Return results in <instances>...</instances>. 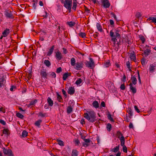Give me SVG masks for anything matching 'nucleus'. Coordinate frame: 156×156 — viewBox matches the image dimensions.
<instances>
[{"instance_id":"f257e3e1","label":"nucleus","mask_w":156,"mask_h":156,"mask_svg":"<svg viewBox=\"0 0 156 156\" xmlns=\"http://www.w3.org/2000/svg\"><path fill=\"white\" fill-rule=\"evenodd\" d=\"M84 117L90 122L93 123L96 120V113L94 111H90L84 113Z\"/></svg>"},{"instance_id":"f03ea898","label":"nucleus","mask_w":156,"mask_h":156,"mask_svg":"<svg viewBox=\"0 0 156 156\" xmlns=\"http://www.w3.org/2000/svg\"><path fill=\"white\" fill-rule=\"evenodd\" d=\"M120 30L119 29L112 30L110 32V35L112 38L111 40L116 43L117 39L120 38L121 35L119 34Z\"/></svg>"},{"instance_id":"7ed1b4c3","label":"nucleus","mask_w":156,"mask_h":156,"mask_svg":"<svg viewBox=\"0 0 156 156\" xmlns=\"http://www.w3.org/2000/svg\"><path fill=\"white\" fill-rule=\"evenodd\" d=\"M90 61H86L85 62V65L87 67L93 69L94 67V62L93 59L90 58H89Z\"/></svg>"},{"instance_id":"20e7f679","label":"nucleus","mask_w":156,"mask_h":156,"mask_svg":"<svg viewBox=\"0 0 156 156\" xmlns=\"http://www.w3.org/2000/svg\"><path fill=\"white\" fill-rule=\"evenodd\" d=\"M5 17L9 19H13L14 18L11 11L9 9H6L5 12Z\"/></svg>"},{"instance_id":"39448f33","label":"nucleus","mask_w":156,"mask_h":156,"mask_svg":"<svg viewBox=\"0 0 156 156\" xmlns=\"http://www.w3.org/2000/svg\"><path fill=\"white\" fill-rule=\"evenodd\" d=\"M83 64L82 62H77L74 66L75 69L77 70L81 69L83 67Z\"/></svg>"},{"instance_id":"423d86ee","label":"nucleus","mask_w":156,"mask_h":156,"mask_svg":"<svg viewBox=\"0 0 156 156\" xmlns=\"http://www.w3.org/2000/svg\"><path fill=\"white\" fill-rule=\"evenodd\" d=\"M64 5L66 8L72 7V0H65Z\"/></svg>"},{"instance_id":"0eeeda50","label":"nucleus","mask_w":156,"mask_h":156,"mask_svg":"<svg viewBox=\"0 0 156 156\" xmlns=\"http://www.w3.org/2000/svg\"><path fill=\"white\" fill-rule=\"evenodd\" d=\"M103 7L105 8H109L110 5V3L108 0H103L102 1Z\"/></svg>"},{"instance_id":"6e6552de","label":"nucleus","mask_w":156,"mask_h":156,"mask_svg":"<svg viewBox=\"0 0 156 156\" xmlns=\"http://www.w3.org/2000/svg\"><path fill=\"white\" fill-rule=\"evenodd\" d=\"M40 74L42 77L47 79L48 73L46 72V69H42L40 73Z\"/></svg>"},{"instance_id":"1a4fd4ad","label":"nucleus","mask_w":156,"mask_h":156,"mask_svg":"<svg viewBox=\"0 0 156 156\" xmlns=\"http://www.w3.org/2000/svg\"><path fill=\"white\" fill-rule=\"evenodd\" d=\"M55 57L58 61L61 60L62 58V54L59 51L55 52Z\"/></svg>"},{"instance_id":"9d476101","label":"nucleus","mask_w":156,"mask_h":156,"mask_svg":"<svg viewBox=\"0 0 156 156\" xmlns=\"http://www.w3.org/2000/svg\"><path fill=\"white\" fill-rule=\"evenodd\" d=\"M84 142L83 143V146L85 147H87L89 146L90 144H89L90 143V140L89 139H85L83 140Z\"/></svg>"},{"instance_id":"9b49d317","label":"nucleus","mask_w":156,"mask_h":156,"mask_svg":"<svg viewBox=\"0 0 156 156\" xmlns=\"http://www.w3.org/2000/svg\"><path fill=\"white\" fill-rule=\"evenodd\" d=\"M130 58L131 60L136 62V55L134 51H132L130 53Z\"/></svg>"},{"instance_id":"f8f14e48","label":"nucleus","mask_w":156,"mask_h":156,"mask_svg":"<svg viewBox=\"0 0 156 156\" xmlns=\"http://www.w3.org/2000/svg\"><path fill=\"white\" fill-rule=\"evenodd\" d=\"M10 32L9 29L6 28L2 33V34L4 37H6Z\"/></svg>"},{"instance_id":"ddd939ff","label":"nucleus","mask_w":156,"mask_h":156,"mask_svg":"<svg viewBox=\"0 0 156 156\" xmlns=\"http://www.w3.org/2000/svg\"><path fill=\"white\" fill-rule=\"evenodd\" d=\"M75 92V90L74 87H69L68 89V93L69 94L72 95H73Z\"/></svg>"},{"instance_id":"4468645a","label":"nucleus","mask_w":156,"mask_h":156,"mask_svg":"<svg viewBox=\"0 0 156 156\" xmlns=\"http://www.w3.org/2000/svg\"><path fill=\"white\" fill-rule=\"evenodd\" d=\"M150 23H156V17H149L147 19V21H150Z\"/></svg>"},{"instance_id":"2eb2a0df","label":"nucleus","mask_w":156,"mask_h":156,"mask_svg":"<svg viewBox=\"0 0 156 156\" xmlns=\"http://www.w3.org/2000/svg\"><path fill=\"white\" fill-rule=\"evenodd\" d=\"M155 64H151L149 69V71L152 73L154 72L155 69Z\"/></svg>"},{"instance_id":"dca6fc26","label":"nucleus","mask_w":156,"mask_h":156,"mask_svg":"<svg viewBox=\"0 0 156 156\" xmlns=\"http://www.w3.org/2000/svg\"><path fill=\"white\" fill-rule=\"evenodd\" d=\"M129 86H130V89L131 90L132 92L133 93H135L136 92V90L135 87H133L132 83H130L129 84Z\"/></svg>"},{"instance_id":"f3484780","label":"nucleus","mask_w":156,"mask_h":156,"mask_svg":"<svg viewBox=\"0 0 156 156\" xmlns=\"http://www.w3.org/2000/svg\"><path fill=\"white\" fill-rule=\"evenodd\" d=\"M70 73H66L63 75L62 79L63 80H66L69 76H71Z\"/></svg>"},{"instance_id":"a211bd4d","label":"nucleus","mask_w":156,"mask_h":156,"mask_svg":"<svg viewBox=\"0 0 156 156\" xmlns=\"http://www.w3.org/2000/svg\"><path fill=\"white\" fill-rule=\"evenodd\" d=\"M56 97L58 101L59 102H63V100L62 97L60 95L58 92H56Z\"/></svg>"},{"instance_id":"6ab92c4d","label":"nucleus","mask_w":156,"mask_h":156,"mask_svg":"<svg viewBox=\"0 0 156 156\" xmlns=\"http://www.w3.org/2000/svg\"><path fill=\"white\" fill-rule=\"evenodd\" d=\"M2 149H3V152L5 155H7L9 153H10L12 152V150L11 149H9L7 150L4 147H3Z\"/></svg>"},{"instance_id":"aec40b11","label":"nucleus","mask_w":156,"mask_h":156,"mask_svg":"<svg viewBox=\"0 0 156 156\" xmlns=\"http://www.w3.org/2000/svg\"><path fill=\"white\" fill-rule=\"evenodd\" d=\"M54 45H53L49 49V51L47 52V55L50 56L52 54L54 51Z\"/></svg>"},{"instance_id":"412c9836","label":"nucleus","mask_w":156,"mask_h":156,"mask_svg":"<svg viewBox=\"0 0 156 156\" xmlns=\"http://www.w3.org/2000/svg\"><path fill=\"white\" fill-rule=\"evenodd\" d=\"M47 101L49 106L51 107L53 106V102L49 97H48V98Z\"/></svg>"},{"instance_id":"4be33fe9","label":"nucleus","mask_w":156,"mask_h":156,"mask_svg":"<svg viewBox=\"0 0 156 156\" xmlns=\"http://www.w3.org/2000/svg\"><path fill=\"white\" fill-rule=\"evenodd\" d=\"M131 80L132 82L131 83H132V84L135 85L136 84L137 80L135 76H132Z\"/></svg>"},{"instance_id":"5701e85b","label":"nucleus","mask_w":156,"mask_h":156,"mask_svg":"<svg viewBox=\"0 0 156 156\" xmlns=\"http://www.w3.org/2000/svg\"><path fill=\"white\" fill-rule=\"evenodd\" d=\"M92 105L93 106L96 108H98L99 107V104L98 101L96 100L93 102Z\"/></svg>"},{"instance_id":"b1692460","label":"nucleus","mask_w":156,"mask_h":156,"mask_svg":"<svg viewBox=\"0 0 156 156\" xmlns=\"http://www.w3.org/2000/svg\"><path fill=\"white\" fill-rule=\"evenodd\" d=\"M120 141L121 146H125L124 145L125 142V139L124 137V136L121 137L120 139Z\"/></svg>"},{"instance_id":"393cba45","label":"nucleus","mask_w":156,"mask_h":156,"mask_svg":"<svg viewBox=\"0 0 156 156\" xmlns=\"http://www.w3.org/2000/svg\"><path fill=\"white\" fill-rule=\"evenodd\" d=\"M72 156H78V152L76 150H73L72 152Z\"/></svg>"},{"instance_id":"a878e982","label":"nucleus","mask_w":156,"mask_h":156,"mask_svg":"<svg viewBox=\"0 0 156 156\" xmlns=\"http://www.w3.org/2000/svg\"><path fill=\"white\" fill-rule=\"evenodd\" d=\"M4 80V76H0V87L4 85L3 83Z\"/></svg>"},{"instance_id":"bb28decb","label":"nucleus","mask_w":156,"mask_h":156,"mask_svg":"<svg viewBox=\"0 0 156 156\" xmlns=\"http://www.w3.org/2000/svg\"><path fill=\"white\" fill-rule=\"evenodd\" d=\"M73 108H72L70 105L67 107L66 110L67 113L69 114L70 113L73 111Z\"/></svg>"},{"instance_id":"cd10ccee","label":"nucleus","mask_w":156,"mask_h":156,"mask_svg":"<svg viewBox=\"0 0 156 156\" xmlns=\"http://www.w3.org/2000/svg\"><path fill=\"white\" fill-rule=\"evenodd\" d=\"M96 26L98 31L100 32H102L103 31L102 27L100 24L99 23H97L96 24Z\"/></svg>"},{"instance_id":"c85d7f7f","label":"nucleus","mask_w":156,"mask_h":156,"mask_svg":"<svg viewBox=\"0 0 156 156\" xmlns=\"http://www.w3.org/2000/svg\"><path fill=\"white\" fill-rule=\"evenodd\" d=\"M119 145L118 146H116V147L113 148L111 150V151L115 153L117 152L119 150Z\"/></svg>"},{"instance_id":"c756f323","label":"nucleus","mask_w":156,"mask_h":156,"mask_svg":"<svg viewBox=\"0 0 156 156\" xmlns=\"http://www.w3.org/2000/svg\"><path fill=\"white\" fill-rule=\"evenodd\" d=\"M151 51L149 49H147L144 51V54L145 55V56H147L150 53Z\"/></svg>"},{"instance_id":"7c9ffc66","label":"nucleus","mask_w":156,"mask_h":156,"mask_svg":"<svg viewBox=\"0 0 156 156\" xmlns=\"http://www.w3.org/2000/svg\"><path fill=\"white\" fill-rule=\"evenodd\" d=\"M67 24L69 25L70 27H72L75 25L76 23L74 22H67Z\"/></svg>"},{"instance_id":"2f4dec72","label":"nucleus","mask_w":156,"mask_h":156,"mask_svg":"<svg viewBox=\"0 0 156 156\" xmlns=\"http://www.w3.org/2000/svg\"><path fill=\"white\" fill-rule=\"evenodd\" d=\"M127 112L129 114V118H131V117L133 115V112L132 109L130 108H129Z\"/></svg>"},{"instance_id":"473e14b6","label":"nucleus","mask_w":156,"mask_h":156,"mask_svg":"<svg viewBox=\"0 0 156 156\" xmlns=\"http://www.w3.org/2000/svg\"><path fill=\"white\" fill-rule=\"evenodd\" d=\"M44 64L46 66L49 67L51 65V63L48 60H45L44 62Z\"/></svg>"},{"instance_id":"72a5a7b5","label":"nucleus","mask_w":156,"mask_h":156,"mask_svg":"<svg viewBox=\"0 0 156 156\" xmlns=\"http://www.w3.org/2000/svg\"><path fill=\"white\" fill-rule=\"evenodd\" d=\"M32 6L33 8L34 9H36V5L37 4V0H36V1L35 0H34L32 1Z\"/></svg>"},{"instance_id":"f704fd0d","label":"nucleus","mask_w":156,"mask_h":156,"mask_svg":"<svg viewBox=\"0 0 156 156\" xmlns=\"http://www.w3.org/2000/svg\"><path fill=\"white\" fill-rule=\"evenodd\" d=\"M71 64L72 66H74L76 64V60L74 58H72L71 59Z\"/></svg>"},{"instance_id":"c9c22d12","label":"nucleus","mask_w":156,"mask_h":156,"mask_svg":"<svg viewBox=\"0 0 156 156\" xmlns=\"http://www.w3.org/2000/svg\"><path fill=\"white\" fill-rule=\"evenodd\" d=\"M42 122V120H38L35 123V125L36 126L39 127L41 123Z\"/></svg>"},{"instance_id":"e433bc0d","label":"nucleus","mask_w":156,"mask_h":156,"mask_svg":"<svg viewBox=\"0 0 156 156\" xmlns=\"http://www.w3.org/2000/svg\"><path fill=\"white\" fill-rule=\"evenodd\" d=\"M28 132L27 131L23 130L22 133V136L23 137H25L27 136Z\"/></svg>"},{"instance_id":"4c0bfd02","label":"nucleus","mask_w":156,"mask_h":156,"mask_svg":"<svg viewBox=\"0 0 156 156\" xmlns=\"http://www.w3.org/2000/svg\"><path fill=\"white\" fill-rule=\"evenodd\" d=\"M111 128H112L111 125L109 123H108L106 126V128H107V130L109 132H110L111 130Z\"/></svg>"},{"instance_id":"58836bf2","label":"nucleus","mask_w":156,"mask_h":156,"mask_svg":"<svg viewBox=\"0 0 156 156\" xmlns=\"http://www.w3.org/2000/svg\"><path fill=\"white\" fill-rule=\"evenodd\" d=\"M104 65L106 67H108L110 65V63L109 60L107 62H105L104 63Z\"/></svg>"},{"instance_id":"ea45409f","label":"nucleus","mask_w":156,"mask_h":156,"mask_svg":"<svg viewBox=\"0 0 156 156\" xmlns=\"http://www.w3.org/2000/svg\"><path fill=\"white\" fill-rule=\"evenodd\" d=\"M79 36L82 37V38H84L86 37V34L85 33L80 32L78 34Z\"/></svg>"},{"instance_id":"a19ab883","label":"nucleus","mask_w":156,"mask_h":156,"mask_svg":"<svg viewBox=\"0 0 156 156\" xmlns=\"http://www.w3.org/2000/svg\"><path fill=\"white\" fill-rule=\"evenodd\" d=\"M57 141L58 142V144L59 145H60L61 146H63L64 145V142L63 141L59 140H57Z\"/></svg>"},{"instance_id":"79ce46f5","label":"nucleus","mask_w":156,"mask_h":156,"mask_svg":"<svg viewBox=\"0 0 156 156\" xmlns=\"http://www.w3.org/2000/svg\"><path fill=\"white\" fill-rule=\"evenodd\" d=\"M16 115L17 117L21 119H23L24 117L23 115L19 112L17 113Z\"/></svg>"},{"instance_id":"37998d69","label":"nucleus","mask_w":156,"mask_h":156,"mask_svg":"<svg viewBox=\"0 0 156 156\" xmlns=\"http://www.w3.org/2000/svg\"><path fill=\"white\" fill-rule=\"evenodd\" d=\"M117 136L120 139V136H123L122 134L120 131H117L116 133Z\"/></svg>"},{"instance_id":"c03bdc74","label":"nucleus","mask_w":156,"mask_h":156,"mask_svg":"<svg viewBox=\"0 0 156 156\" xmlns=\"http://www.w3.org/2000/svg\"><path fill=\"white\" fill-rule=\"evenodd\" d=\"M73 6L72 7V9H73L74 10H76V7L77 6V4L76 3V1H73Z\"/></svg>"},{"instance_id":"a18cd8bd","label":"nucleus","mask_w":156,"mask_h":156,"mask_svg":"<svg viewBox=\"0 0 156 156\" xmlns=\"http://www.w3.org/2000/svg\"><path fill=\"white\" fill-rule=\"evenodd\" d=\"M107 118L109 120H110L111 122H114V120L113 119L111 115L110 114H108L107 115Z\"/></svg>"},{"instance_id":"49530a36","label":"nucleus","mask_w":156,"mask_h":156,"mask_svg":"<svg viewBox=\"0 0 156 156\" xmlns=\"http://www.w3.org/2000/svg\"><path fill=\"white\" fill-rule=\"evenodd\" d=\"M82 82V79L81 78H79L76 80L75 83L77 85H79Z\"/></svg>"},{"instance_id":"de8ad7c7","label":"nucleus","mask_w":156,"mask_h":156,"mask_svg":"<svg viewBox=\"0 0 156 156\" xmlns=\"http://www.w3.org/2000/svg\"><path fill=\"white\" fill-rule=\"evenodd\" d=\"M37 100L36 99H34L33 101H31L30 102V105H34L37 102Z\"/></svg>"},{"instance_id":"09e8293b","label":"nucleus","mask_w":156,"mask_h":156,"mask_svg":"<svg viewBox=\"0 0 156 156\" xmlns=\"http://www.w3.org/2000/svg\"><path fill=\"white\" fill-rule=\"evenodd\" d=\"M126 65L127 66L128 68L129 69V71H131V67H130V64L129 63V61H128L126 63Z\"/></svg>"},{"instance_id":"8fccbe9b","label":"nucleus","mask_w":156,"mask_h":156,"mask_svg":"<svg viewBox=\"0 0 156 156\" xmlns=\"http://www.w3.org/2000/svg\"><path fill=\"white\" fill-rule=\"evenodd\" d=\"M9 130L7 129H4L3 130V133L4 134H7V135H9V133H8V131Z\"/></svg>"},{"instance_id":"3c124183","label":"nucleus","mask_w":156,"mask_h":156,"mask_svg":"<svg viewBox=\"0 0 156 156\" xmlns=\"http://www.w3.org/2000/svg\"><path fill=\"white\" fill-rule=\"evenodd\" d=\"M50 75L52 77L55 78L56 76V75L55 73L53 72H52L50 73Z\"/></svg>"},{"instance_id":"603ef678","label":"nucleus","mask_w":156,"mask_h":156,"mask_svg":"<svg viewBox=\"0 0 156 156\" xmlns=\"http://www.w3.org/2000/svg\"><path fill=\"white\" fill-rule=\"evenodd\" d=\"M119 41H117L116 42V43H114V46H116V44H117V45H120L122 43V42L121 41H120V38H119Z\"/></svg>"},{"instance_id":"864d4df0","label":"nucleus","mask_w":156,"mask_h":156,"mask_svg":"<svg viewBox=\"0 0 156 156\" xmlns=\"http://www.w3.org/2000/svg\"><path fill=\"white\" fill-rule=\"evenodd\" d=\"M140 40L142 41V43L144 44V43L145 41V39L144 37L143 36H142L140 37Z\"/></svg>"},{"instance_id":"5fc2aeb1","label":"nucleus","mask_w":156,"mask_h":156,"mask_svg":"<svg viewBox=\"0 0 156 156\" xmlns=\"http://www.w3.org/2000/svg\"><path fill=\"white\" fill-rule=\"evenodd\" d=\"M122 150L125 153H127V148L126 146H122Z\"/></svg>"},{"instance_id":"6e6d98bb","label":"nucleus","mask_w":156,"mask_h":156,"mask_svg":"<svg viewBox=\"0 0 156 156\" xmlns=\"http://www.w3.org/2000/svg\"><path fill=\"white\" fill-rule=\"evenodd\" d=\"M46 113L44 114L42 112H40L39 113L38 116H40L42 117H44L45 116Z\"/></svg>"},{"instance_id":"4d7b16f0","label":"nucleus","mask_w":156,"mask_h":156,"mask_svg":"<svg viewBox=\"0 0 156 156\" xmlns=\"http://www.w3.org/2000/svg\"><path fill=\"white\" fill-rule=\"evenodd\" d=\"M141 63L143 65H145V59L144 58H143L141 59Z\"/></svg>"},{"instance_id":"13d9d810","label":"nucleus","mask_w":156,"mask_h":156,"mask_svg":"<svg viewBox=\"0 0 156 156\" xmlns=\"http://www.w3.org/2000/svg\"><path fill=\"white\" fill-rule=\"evenodd\" d=\"M62 71V69L61 67H59L58 68L56 71V72L57 73H60Z\"/></svg>"},{"instance_id":"bf43d9fd","label":"nucleus","mask_w":156,"mask_h":156,"mask_svg":"<svg viewBox=\"0 0 156 156\" xmlns=\"http://www.w3.org/2000/svg\"><path fill=\"white\" fill-rule=\"evenodd\" d=\"M0 123L2 124L4 126L6 125L5 122L2 119H0Z\"/></svg>"},{"instance_id":"052dcab7","label":"nucleus","mask_w":156,"mask_h":156,"mask_svg":"<svg viewBox=\"0 0 156 156\" xmlns=\"http://www.w3.org/2000/svg\"><path fill=\"white\" fill-rule=\"evenodd\" d=\"M75 144L76 145H78L80 143V141L78 139H76L75 141Z\"/></svg>"},{"instance_id":"680f3d73","label":"nucleus","mask_w":156,"mask_h":156,"mask_svg":"<svg viewBox=\"0 0 156 156\" xmlns=\"http://www.w3.org/2000/svg\"><path fill=\"white\" fill-rule=\"evenodd\" d=\"M121 81L124 82L126 81V76L125 74H124L123 78L121 79Z\"/></svg>"},{"instance_id":"e2e57ef3","label":"nucleus","mask_w":156,"mask_h":156,"mask_svg":"<svg viewBox=\"0 0 156 156\" xmlns=\"http://www.w3.org/2000/svg\"><path fill=\"white\" fill-rule=\"evenodd\" d=\"M62 92L63 95H64L65 97V98H66L67 97V94H66V91L63 89L62 90Z\"/></svg>"},{"instance_id":"0e129e2a","label":"nucleus","mask_w":156,"mask_h":156,"mask_svg":"<svg viewBox=\"0 0 156 156\" xmlns=\"http://www.w3.org/2000/svg\"><path fill=\"white\" fill-rule=\"evenodd\" d=\"M120 88L122 90H124L125 89V86L124 83L121 85Z\"/></svg>"},{"instance_id":"69168bd1","label":"nucleus","mask_w":156,"mask_h":156,"mask_svg":"<svg viewBox=\"0 0 156 156\" xmlns=\"http://www.w3.org/2000/svg\"><path fill=\"white\" fill-rule=\"evenodd\" d=\"M136 16L137 18H139L141 16V15L140 12H137L136 15Z\"/></svg>"},{"instance_id":"338daca9","label":"nucleus","mask_w":156,"mask_h":156,"mask_svg":"<svg viewBox=\"0 0 156 156\" xmlns=\"http://www.w3.org/2000/svg\"><path fill=\"white\" fill-rule=\"evenodd\" d=\"M105 104L104 101H102L101 103V106L102 107H105Z\"/></svg>"},{"instance_id":"774afa93","label":"nucleus","mask_w":156,"mask_h":156,"mask_svg":"<svg viewBox=\"0 0 156 156\" xmlns=\"http://www.w3.org/2000/svg\"><path fill=\"white\" fill-rule=\"evenodd\" d=\"M80 123L82 125L83 124H84L85 123V119H84L82 118L81 119V120L80 121Z\"/></svg>"}]
</instances>
